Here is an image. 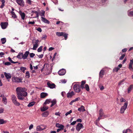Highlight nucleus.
Segmentation results:
<instances>
[{
  "mask_svg": "<svg viewBox=\"0 0 133 133\" xmlns=\"http://www.w3.org/2000/svg\"><path fill=\"white\" fill-rule=\"evenodd\" d=\"M26 89L25 88L18 87L16 88V91L18 99L21 100L24 99V97L27 95V93L26 91Z\"/></svg>",
  "mask_w": 133,
  "mask_h": 133,
  "instance_id": "obj_1",
  "label": "nucleus"
},
{
  "mask_svg": "<svg viewBox=\"0 0 133 133\" xmlns=\"http://www.w3.org/2000/svg\"><path fill=\"white\" fill-rule=\"evenodd\" d=\"M11 98L12 102L15 105L19 106L20 105V103L17 101V98L15 95H12L11 96Z\"/></svg>",
  "mask_w": 133,
  "mask_h": 133,
  "instance_id": "obj_2",
  "label": "nucleus"
},
{
  "mask_svg": "<svg viewBox=\"0 0 133 133\" xmlns=\"http://www.w3.org/2000/svg\"><path fill=\"white\" fill-rule=\"evenodd\" d=\"M73 88L74 90L77 92H79L81 90L80 86L77 84H75Z\"/></svg>",
  "mask_w": 133,
  "mask_h": 133,
  "instance_id": "obj_3",
  "label": "nucleus"
},
{
  "mask_svg": "<svg viewBox=\"0 0 133 133\" xmlns=\"http://www.w3.org/2000/svg\"><path fill=\"white\" fill-rule=\"evenodd\" d=\"M128 102H125L124 105L120 109V112L121 113H123L127 108L128 105Z\"/></svg>",
  "mask_w": 133,
  "mask_h": 133,
  "instance_id": "obj_4",
  "label": "nucleus"
},
{
  "mask_svg": "<svg viewBox=\"0 0 133 133\" xmlns=\"http://www.w3.org/2000/svg\"><path fill=\"white\" fill-rule=\"evenodd\" d=\"M128 102H125L124 105L120 109V112L121 113H123L127 108L128 105Z\"/></svg>",
  "mask_w": 133,
  "mask_h": 133,
  "instance_id": "obj_5",
  "label": "nucleus"
},
{
  "mask_svg": "<svg viewBox=\"0 0 133 133\" xmlns=\"http://www.w3.org/2000/svg\"><path fill=\"white\" fill-rule=\"evenodd\" d=\"M47 85L48 87L51 89L55 88L56 86L54 84L50 82H48L47 83Z\"/></svg>",
  "mask_w": 133,
  "mask_h": 133,
  "instance_id": "obj_6",
  "label": "nucleus"
},
{
  "mask_svg": "<svg viewBox=\"0 0 133 133\" xmlns=\"http://www.w3.org/2000/svg\"><path fill=\"white\" fill-rule=\"evenodd\" d=\"M16 2L20 6L23 7L24 5V2L23 0H16Z\"/></svg>",
  "mask_w": 133,
  "mask_h": 133,
  "instance_id": "obj_7",
  "label": "nucleus"
},
{
  "mask_svg": "<svg viewBox=\"0 0 133 133\" xmlns=\"http://www.w3.org/2000/svg\"><path fill=\"white\" fill-rule=\"evenodd\" d=\"M12 81L15 82H21L22 79L17 77H14L12 78Z\"/></svg>",
  "mask_w": 133,
  "mask_h": 133,
  "instance_id": "obj_8",
  "label": "nucleus"
},
{
  "mask_svg": "<svg viewBox=\"0 0 133 133\" xmlns=\"http://www.w3.org/2000/svg\"><path fill=\"white\" fill-rule=\"evenodd\" d=\"M99 114L100 117H103V118H105L107 117L106 115L104 114L103 110L102 109H100L99 111Z\"/></svg>",
  "mask_w": 133,
  "mask_h": 133,
  "instance_id": "obj_9",
  "label": "nucleus"
},
{
  "mask_svg": "<svg viewBox=\"0 0 133 133\" xmlns=\"http://www.w3.org/2000/svg\"><path fill=\"white\" fill-rule=\"evenodd\" d=\"M66 73L65 70L64 69L60 70L58 72V74L59 75H64Z\"/></svg>",
  "mask_w": 133,
  "mask_h": 133,
  "instance_id": "obj_10",
  "label": "nucleus"
},
{
  "mask_svg": "<svg viewBox=\"0 0 133 133\" xmlns=\"http://www.w3.org/2000/svg\"><path fill=\"white\" fill-rule=\"evenodd\" d=\"M83 125L82 124L80 123H78L76 127V130L78 131H79L82 128Z\"/></svg>",
  "mask_w": 133,
  "mask_h": 133,
  "instance_id": "obj_11",
  "label": "nucleus"
},
{
  "mask_svg": "<svg viewBox=\"0 0 133 133\" xmlns=\"http://www.w3.org/2000/svg\"><path fill=\"white\" fill-rule=\"evenodd\" d=\"M29 53V51H26L25 52V54H23V53H22V59H26L27 58Z\"/></svg>",
  "mask_w": 133,
  "mask_h": 133,
  "instance_id": "obj_12",
  "label": "nucleus"
},
{
  "mask_svg": "<svg viewBox=\"0 0 133 133\" xmlns=\"http://www.w3.org/2000/svg\"><path fill=\"white\" fill-rule=\"evenodd\" d=\"M1 97L2 98V101L3 103L5 104H6L7 102V100L6 97L3 95H1Z\"/></svg>",
  "mask_w": 133,
  "mask_h": 133,
  "instance_id": "obj_13",
  "label": "nucleus"
},
{
  "mask_svg": "<svg viewBox=\"0 0 133 133\" xmlns=\"http://www.w3.org/2000/svg\"><path fill=\"white\" fill-rule=\"evenodd\" d=\"M8 25V23L7 22L2 23L1 25L2 28L3 29L6 28Z\"/></svg>",
  "mask_w": 133,
  "mask_h": 133,
  "instance_id": "obj_14",
  "label": "nucleus"
},
{
  "mask_svg": "<svg viewBox=\"0 0 133 133\" xmlns=\"http://www.w3.org/2000/svg\"><path fill=\"white\" fill-rule=\"evenodd\" d=\"M4 75L7 79H10L11 78V75L9 73H6L5 72L4 73Z\"/></svg>",
  "mask_w": 133,
  "mask_h": 133,
  "instance_id": "obj_15",
  "label": "nucleus"
},
{
  "mask_svg": "<svg viewBox=\"0 0 133 133\" xmlns=\"http://www.w3.org/2000/svg\"><path fill=\"white\" fill-rule=\"evenodd\" d=\"M48 107L45 105V104H44L43 105V107L41 108V110L42 111H44L48 109Z\"/></svg>",
  "mask_w": 133,
  "mask_h": 133,
  "instance_id": "obj_16",
  "label": "nucleus"
},
{
  "mask_svg": "<svg viewBox=\"0 0 133 133\" xmlns=\"http://www.w3.org/2000/svg\"><path fill=\"white\" fill-rule=\"evenodd\" d=\"M133 65V59L130 60V63L129 66V68L131 70H133L132 65Z\"/></svg>",
  "mask_w": 133,
  "mask_h": 133,
  "instance_id": "obj_17",
  "label": "nucleus"
},
{
  "mask_svg": "<svg viewBox=\"0 0 133 133\" xmlns=\"http://www.w3.org/2000/svg\"><path fill=\"white\" fill-rule=\"evenodd\" d=\"M74 95V92L73 91L71 92H68L67 94V97L68 98H70Z\"/></svg>",
  "mask_w": 133,
  "mask_h": 133,
  "instance_id": "obj_18",
  "label": "nucleus"
},
{
  "mask_svg": "<svg viewBox=\"0 0 133 133\" xmlns=\"http://www.w3.org/2000/svg\"><path fill=\"white\" fill-rule=\"evenodd\" d=\"M19 14L21 17L22 19L24 20L25 16V14L24 12H22L21 11H19Z\"/></svg>",
  "mask_w": 133,
  "mask_h": 133,
  "instance_id": "obj_19",
  "label": "nucleus"
},
{
  "mask_svg": "<svg viewBox=\"0 0 133 133\" xmlns=\"http://www.w3.org/2000/svg\"><path fill=\"white\" fill-rule=\"evenodd\" d=\"M42 21L45 23H46L47 24H49L50 22L47 19H46L45 18L43 17H42Z\"/></svg>",
  "mask_w": 133,
  "mask_h": 133,
  "instance_id": "obj_20",
  "label": "nucleus"
},
{
  "mask_svg": "<svg viewBox=\"0 0 133 133\" xmlns=\"http://www.w3.org/2000/svg\"><path fill=\"white\" fill-rule=\"evenodd\" d=\"M56 127L60 128H64V126L63 125L61 124L58 123H56Z\"/></svg>",
  "mask_w": 133,
  "mask_h": 133,
  "instance_id": "obj_21",
  "label": "nucleus"
},
{
  "mask_svg": "<svg viewBox=\"0 0 133 133\" xmlns=\"http://www.w3.org/2000/svg\"><path fill=\"white\" fill-rule=\"evenodd\" d=\"M48 95L47 93L45 92H42L41 94V97L44 98Z\"/></svg>",
  "mask_w": 133,
  "mask_h": 133,
  "instance_id": "obj_22",
  "label": "nucleus"
},
{
  "mask_svg": "<svg viewBox=\"0 0 133 133\" xmlns=\"http://www.w3.org/2000/svg\"><path fill=\"white\" fill-rule=\"evenodd\" d=\"M49 112L48 111H45L43 112L42 114V115L43 117H46L49 114Z\"/></svg>",
  "mask_w": 133,
  "mask_h": 133,
  "instance_id": "obj_23",
  "label": "nucleus"
},
{
  "mask_svg": "<svg viewBox=\"0 0 133 133\" xmlns=\"http://www.w3.org/2000/svg\"><path fill=\"white\" fill-rule=\"evenodd\" d=\"M78 110L80 111H85V110L84 109V107L82 105L80 108H79L78 109Z\"/></svg>",
  "mask_w": 133,
  "mask_h": 133,
  "instance_id": "obj_24",
  "label": "nucleus"
},
{
  "mask_svg": "<svg viewBox=\"0 0 133 133\" xmlns=\"http://www.w3.org/2000/svg\"><path fill=\"white\" fill-rule=\"evenodd\" d=\"M42 125L41 126H38L36 128L37 130V131H42L43 130H44L45 128H42Z\"/></svg>",
  "mask_w": 133,
  "mask_h": 133,
  "instance_id": "obj_25",
  "label": "nucleus"
},
{
  "mask_svg": "<svg viewBox=\"0 0 133 133\" xmlns=\"http://www.w3.org/2000/svg\"><path fill=\"white\" fill-rule=\"evenodd\" d=\"M11 15L12 16V17L14 18H17V16L14 12L13 11H11L10 12Z\"/></svg>",
  "mask_w": 133,
  "mask_h": 133,
  "instance_id": "obj_26",
  "label": "nucleus"
},
{
  "mask_svg": "<svg viewBox=\"0 0 133 133\" xmlns=\"http://www.w3.org/2000/svg\"><path fill=\"white\" fill-rule=\"evenodd\" d=\"M45 12L43 10H42L39 13V15L41 16L42 17H44L45 16Z\"/></svg>",
  "mask_w": 133,
  "mask_h": 133,
  "instance_id": "obj_27",
  "label": "nucleus"
},
{
  "mask_svg": "<svg viewBox=\"0 0 133 133\" xmlns=\"http://www.w3.org/2000/svg\"><path fill=\"white\" fill-rule=\"evenodd\" d=\"M2 2V4L1 5V8H3L5 6L4 3L5 2V0H1Z\"/></svg>",
  "mask_w": 133,
  "mask_h": 133,
  "instance_id": "obj_28",
  "label": "nucleus"
},
{
  "mask_svg": "<svg viewBox=\"0 0 133 133\" xmlns=\"http://www.w3.org/2000/svg\"><path fill=\"white\" fill-rule=\"evenodd\" d=\"M7 122V121L4 120L3 119H1V124H5Z\"/></svg>",
  "mask_w": 133,
  "mask_h": 133,
  "instance_id": "obj_29",
  "label": "nucleus"
},
{
  "mask_svg": "<svg viewBox=\"0 0 133 133\" xmlns=\"http://www.w3.org/2000/svg\"><path fill=\"white\" fill-rule=\"evenodd\" d=\"M56 33L57 36H63L64 33L63 32H57Z\"/></svg>",
  "mask_w": 133,
  "mask_h": 133,
  "instance_id": "obj_30",
  "label": "nucleus"
},
{
  "mask_svg": "<svg viewBox=\"0 0 133 133\" xmlns=\"http://www.w3.org/2000/svg\"><path fill=\"white\" fill-rule=\"evenodd\" d=\"M22 53H19L17 56V57L18 58H19L20 59H21L22 58Z\"/></svg>",
  "mask_w": 133,
  "mask_h": 133,
  "instance_id": "obj_31",
  "label": "nucleus"
},
{
  "mask_svg": "<svg viewBox=\"0 0 133 133\" xmlns=\"http://www.w3.org/2000/svg\"><path fill=\"white\" fill-rule=\"evenodd\" d=\"M1 41L2 42V44H4L5 43L6 41V38H4L1 39Z\"/></svg>",
  "mask_w": 133,
  "mask_h": 133,
  "instance_id": "obj_32",
  "label": "nucleus"
},
{
  "mask_svg": "<svg viewBox=\"0 0 133 133\" xmlns=\"http://www.w3.org/2000/svg\"><path fill=\"white\" fill-rule=\"evenodd\" d=\"M35 102H32L30 103L28 105V107H31L33 106L35 104Z\"/></svg>",
  "mask_w": 133,
  "mask_h": 133,
  "instance_id": "obj_33",
  "label": "nucleus"
},
{
  "mask_svg": "<svg viewBox=\"0 0 133 133\" xmlns=\"http://www.w3.org/2000/svg\"><path fill=\"white\" fill-rule=\"evenodd\" d=\"M104 71L103 70H101L99 74V76L101 77H103V76L104 75Z\"/></svg>",
  "mask_w": 133,
  "mask_h": 133,
  "instance_id": "obj_34",
  "label": "nucleus"
},
{
  "mask_svg": "<svg viewBox=\"0 0 133 133\" xmlns=\"http://www.w3.org/2000/svg\"><path fill=\"white\" fill-rule=\"evenodd\" d=\"M133 87V85H131L128 88V93H129L131 90H132Z\"/></svg>",
  "mask_w": 133,
  "mask_h": 133,
  "instance_id": "obj_35",
  "label": "nucleus"
},
{
  "mask_svg": "<svg viewBox=\"0 0 133 133\" xmlns=\"http://www.w3.org/2000/svg\"><path fill=\"white\" fill-rule=\"evenodd\" d=\"M51 102V99H47L45 101V102L44 104L45 105L46 104H49Z\"/></svg>",
  "mask_w": 133,
  "mask_h": 133,
  "instance_id": "obj_36",
  "label": "nucleus"
},
{
  "mask_svg": "<svg viewBox=\"0 0 133 133\" xmlns=\"http://www.w3.org/2000/svg\"><path fill=\"white\" fill-rule=\"evenodd\" d=\"M128 16H133V11H128Z\"/></svg>",
  "mask_w": 133,
  "mask_h": 133,
  "instance_id": "obj_37",
  "label": "nucleus"
},
{
  "mask_svg": "<svg viewBox=\"0 0 133 133\" xmlns=\"http://www.w3.org/2000/svg\"><path fill=\"white\" fill-rule=\"evenodd\" d=\"M85 88L87 91H89V87L88 84H86L85 85Z\"/></svg>",
  "mask_w": 133,
  "mask_h": 133,
  "instance_id": "obj_38",
  "label": "nucleus"
},
{
  "mask_svg": "<svg viewBox=\"0 0 133 133\" xmlns=\"http://www.w3.org/2000/svg\"><path fill=\"white\" fill-rule=\"evenodd\" d=\"M26 2L29 5H31L32 1L31 0H26Z\"/></svg>",
  "mask_w": 133,
  "mask_h": 133,
  "instance_id": "obj_39",
  "label": "nucleus"
},
{
  "mask_svg": "<svg viewBox=\"0 0 133 133\" xmlns=\"http://www.w3.org/2000/svg\"><path fill=\"white\" fill-rule=\"evenodd\" d=\"M38 46V45H36L34 44L33 45V47L32 49L33 50H36Z\"/></svg>",
  "mask_w": 133,
  "mask_h": 133,
  "instance_id": "obj_40",
  "label": "nucleus"
},
{
  "mask_svg": "<svg viewBox=\"0 0 133 133\" xmlns=\"http://www.w3.org/2000/svg\"><path fill=\"white\" fill-rule=\"evenodd\" d=\"M25 76L27 78H29L30 77V74L28 71H27L25 74Z\"/></svg>",
  "mask_w": 133,
  "mask_h": 133,
  "instance_id": "obj_41",
  "label": "nucleus"
},
{
  "mask_svg": "<svg viewBox=\"0 0 133 133\" xmlns=\"http://www.w3.org/2000/svg\"><path fill=\"white\" fill-rule=\"evenodd\" d=\"M51 102L52 103L55 105L57 101L55 99H54Z\"/></svg>",
  "mask_w": 133,
  "mask_h": 133,
  "instance_id": "obj_42",
  "label": "nucleus"
},
{
  "mask_svg": "<svg viewBox=\"0 0 133 133\" xmlns=\"http://www.w3.org/2000/svg\"><path fill=\"white\" fill-rule=\"evenodd\" d=\"M20 69L23 72H24L25 70L26 69V68H25L24 67H21V68Z\"/></svg>",
  "mask_w": 133,
  "mask_h": 133,
  "instance_id": "obj_43",
  "label": "nucleus"
},
{
  "mask_svg": "<svg viewBox=\"0 0 133 133\" xmlns=\"http://www.w3.org/2000/svg\"><path fill=\"white\" fill-rule=\"evenodd\" d=\"M42 46H41L39 47L37 49V51L38 52H41L42 50Z\"/></svg>",
  "mask_w": 133,
  "mask_h": 133,
  "instance_id": "obj_44",
  "label": "nucleus"
},
{
  "mask_svg": "<svg viewBox=\"0 0 133 133\" xmlns=\"http://www.w3.org/2000/svg\"><path fill=\"white\" fill-rule=\"evenodd\" d=\"M35 54L33 53H31L29 54L31 58L35 56Z\"/></svg>",
  "mask_w": 133,
  "mask_h": 133,
  "instance_id": "obj_45",
  "label": "nucleus"
},
{
  "mask_svg": "<svg viewBox=\"0 0 133 133\" xmlns=\"http://www.w3.org/2000/svg\"><path fill=\"white\" fill-rule=\"evenodd\" d=\"M125 56V54H123V55H122L121 57H120V58H119V59L120 60H122L124 57Z\"/></svg>",
  "mask_w": 133,
  "mask_h": 133,
  "instance_id": "obj_46",
  "label": "nucleus"
},
{
  "mask_svg": "<svg viewBox=\"0 0 133 133\" xmlns=\"http://www.w3.org/2000/svg\"><path fill=\"white\" fill-rule=\"evenodd\" d=\"M120 101L121 102H125V100L123 98L121 97V98L120 99Z\"/></svg>",
  "mask_w": 133,
  "mask_h": 133,
  "instance_id": "obj_47",
  "label": "nucleus"
},
{
  "mask_svg": "<svg viewBox=\"0 0 133 133\" xmlns=\"http://www.w3.org/2000/svg\"><path fill=\"white\" fill-rule=\"evenodd\" d=\"M72 112V110H70L69 112H66L65 114V115L66 116H67L68 115H69V114H71Z\"/></svg>",
  "mask_w": 133,
  "mask_h": 133,
  "instance_id": "obj_48",
  "label": "nucleus"
},
{
  "mask_svg": "<svg viewBox=\"0 0 133 133\" xmlns=\"http://www.w3.org/2000/svg\"><path fill=\"white\" fill-rule=\"evenodd\" d=\"M4 64L5 65H11V63L9 62H6L4 63Z\"/></svg>",
  "mask_w": 133,
  "mask_h": 133,
  "instance_id": "obj_49",
  "label": "nucleus"
},
{
  "mask_svg": "<svg viewBox=\"0 0 133 133\" xmlns=\"http://www.w3.org/2000/svg\"><path fill=\"white\" fill-rule=\"evenodd\" d=\"M119 69L118 67L115 68L113 69L114 71L117 72Z\"/></svg>",
  "mask_w": 133,
  "mask_h": 133,
  "instance_id": "obj_50",
  "label": "nucleus"
},
{
  "mask_svg": "<svg viewBox=\"0 0 133 133\" xmlns=\"http://www.w3.org/2000/svg\"><path fill=\"white\" fill-rule=\"evenodd\" d=\"M46 37L47 36L46 35H44L42 37V39H45L46 38Z\"/></svg>",
  "mask_w": 133,
  "mask_h": 133,
  "instance_id": "obj_51",
  "label": "nucleus"
},
{
  "mask_svg": "<svg viewBox=\"0 0 133 133\" xmlns=\"http://www.w3.org/2000/svg\"><path fill=\"white\" fill-rule=\"evenodd\" d=\"M68 35L67 34H65V33L63 35V36H64V37L65 38V40L66 39V38L67 37Z\"/></svg>",
  "mask_w": 133,
  "mask_h": 133,
  "instance_id": "obj_52",
  "label": "nucleus"
},
{
  "mask_svg": "<svg viewBox=\"0 0 133 133\" xmlns=\"http://www.w3.org/2000/svg\"><path fill=\"white\" fill-rule=\"evenodd\" d=\"M39 41L38 40H35V42L34 44L38 45Z\"/></svg>",
  "mask_w": 133,
  "mask_h": 133,
  "instance_id": "obj_53",
  "label": "nucleus"
},
{
  "mask_svg": "<svg viewBox=\"0 0 133 133\" xmlns=\"http://www.w3.org/2000/svg\"><path fill=\"white\" fill-rule=\"evenodd\" d=\"M35 22L34 21L33 22H29L28 23L29 24H35Z\"/></svg>",
  "mask_w": 133,
  "mask_h": 133,
  "instance_id": "obj_54",
  "label": "nucleus"
},
{
  "mask_svg": "<svg viewBox=\"0 0 133 133\" xmlns=\"http://www.w3.org/2000/svg\"><path fill=\"white\" fill-rule=\"evenodd\" d=\"M64 129V128H60L57 130V132H59V131L63 130Z\"/></svg>",
  "mask_w": 133,
  "mask_h": 133,
  "instance_id": "obj_55",
  "label": "nucleus"
},
{
  "mask_svg": "<svg viewBox=\"0 0 133 133\" xmlns=\"http://www.w3.org/2000/svg\"><path fill=\"white\" fill-rule=\"evenodd\" d=\"M8 59L9 61L12 63L13 61L12 60L11 58L10 57H8Z\"/></svg>",
  "mask_w": 133,
  "mask_h": 133,
  "instance_id": "obj_56",
  "label": "nucleus"
},
{
  "mask_svg": "<svg viewBox=\"0 0 133 133\" xmlns=\"http://www.w3.org/2000/svg\"><path fill=\"white\" fill-rule=\"evenodd\" d=\"M76 121H74L73 122H72L70 124L71 125H74L75 124V123H76Z\"/></svg>",
  "mask_w": 133,
  "mask_h": 133,
  "instance_id": "obj_57",
  "label": "nucleus"
},
{
  "mask_svg": "<svg viewBox=\"0 0 133 133\" xmlns=\"http://www.w3.org/2000/svg\"><path fill=\"white\" fill-rule=\"evenodd\" d=\"M36 30H37L40 32H41L42 31L41 29L40 28H38Z\"/></svg>",
  "mask_w": 133,
  "mask_h": 133,
  "instance_id": "obj_58",
  "label": "nucleus"
},
{
  "mask_svg": "<svg viewBox=\"0 0 133 133\" xmlns=\"http://www.w3.org/2000/svg\"><path fill=\"white\" fill-rule=\"evenodd\" d=\"M33 125L32 124H31L30 125L29 127V129L30 130L31 129H32L33 128Z\"/></svg>",
  "mask_w": 133,
  "mask_h": 133,
  "instance_id": "obj_59",
  "label": "nucleus"
},
{
  "mask_svg": "<svg viewBox=\"0 0 133 133\" xmlns=\"http://www.w3.org/2000/svg\"><path fill=\"white\" fill-rule=\"evenodd\" d=\"M85 83V81H82L81 82V85H84Z\"/></svg>",
  "mask_w": 133,
  "mask_h": 133,
  "instance_id": "obj_60",
  "label": "nucleus"
},
{
  "mask_svg": "<svg viewBox=\"0 0 133 133\" xmlns=\"http://www.w3.org/2000/svg\"><path fill=\"white\" fill-rule=\"evenodd\" d=\"M4 111V109L3 108H1V113L3 112Z\"/></svg>",
  "mask_w": 133,
  "mask_h": 133,
  "instance_id": "obj_61",
  "label": "nucleus"
},
{
  "mask_svg": "<svg viewBox=\"0 0 133 133\" xmlns=\"http://www.w3.org/2000/svg\"><path fill=\"white\" fill-rule=\"evenodd\" d=\"M99 88L101 90H102L104 89V87L103 86H102L99 87Z\"/></svg>",
  "mask_w": 133,
  "mask_h": 133,
  "instance_id": "obj_62",
  "label": "nucleus"
},
{
  "mask_svg": "<svg viewBox=\"0 0 133 133\" xmlns=\"http://www.w3.org/2000/svg\"><path fill=\"white\" fill-rule=\"evenodd\" d=\"M127 49L125 48L123 49L122 50V51L123 52H125L127 51Z\"/></svg>",
  "mask_w": 133,
  "mask_h": 133,
  "instance_id": "obj_63",
  "label": "nucleus"
},
{
  "mask_svg": "<svg viewBox=\"0 0 133 133\" xmlns=\"http://www.w3.org/2000/svg\"><path fill=\"white\" fill-rule=\"evenodd\" d=\"M128 132L127 129L123 130V133H127Z\"/></svg>",
  "mask_w": 133,
  "mask_h": 133,
  "instance_id": "obj_64",
  "label": "nucleus"
}]
</instances>
